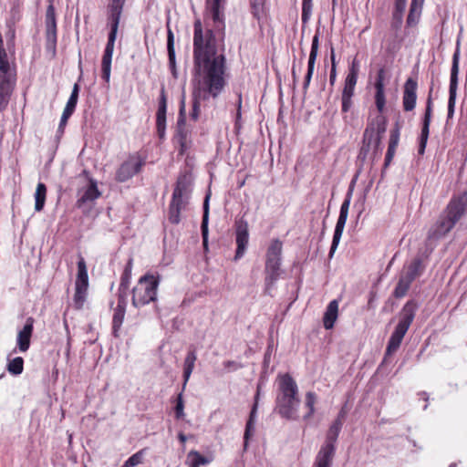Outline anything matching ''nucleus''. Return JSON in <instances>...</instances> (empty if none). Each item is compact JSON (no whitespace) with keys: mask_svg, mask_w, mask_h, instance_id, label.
I'll list each match as a JSON object with an SVG mask.
<instances>
[{"mask_svg":"<svg viewBox=\"0 0 467 467\" xmlns=\"http://www.w3.org/2000/svg\"><path fill=\"white\" fill-rule=\"evenodd\" d=\"M318 47H319V34L316 33L312 39L311 44V50L309 54L308 63H307V72L305 77L304 84H303V91L304 93H306L313 73L315 69V63L317 60V53H318Z\"/></svg>","mask_w":467,"mask_h":467,"instance_id":"nucleus-22","label":"nucleus"},{"mask_svg":"<svg viewBox=\"0 0 467 467\" xmlns=\"http://www.w3.org/2000/svg\"><path fill=\"white\" fill-rule=\"evenodd\" d=\"M126 298L124 295H118V305L114 309L112 317V333L115 337H118V332L124 320L127 304Z\"/></svg>","mask_w":467,"mask_h":467,"instance_id":"nucleus-24","label":"nucleus"},{"mask_svg":"<svg viewBox=\"0 0 467 467\" xmlns=\"http://www.w3.org/2000/svg\"><path fill=\"white\" fill-rule=\"evenodd\" d=\"M78 199L77 201V207L84 209L88 203L93 202L96 199L100 196V192L98 189L97 182L93 179H89V183L80 189L78 192Z\"/></svg>","mask_w":467,"mask_h":467,"instance_id":"nucleus-20","label":"nucleus"},{"mask_svg":"<svg viewBox=\"0 0 467 467\" xmlns=\"http://www.w3.org/2000/svg\"><path fill=\"white\" fill-rule=\"evenodd\" d=\"M193 69L195 78H203L210 87L225 81V57L220 50L212 28L203 27L200 19L193 24Z\"/></svg>","mask_w":467,"mask_h":467,"instance_id":"nucleus-1","label":"nucleus"},{"mask_svg":"<svg viewBox=\"0 0 467 467\" xmlns=\"http://www.w3.org/2000/svg\"><path fill=\"white\" fill-rule=\"evenodd\" d=\"M275 402V410L282 418L289 420H296L299 418L298 387L288 373L278 376V394Z\"/></svg>","mask_w":467,"mask_h":467,"instance_id":"nucleus-3","label":"nucleus"},{"mask_svg":"<svg viewBox=\"0 0 467 467\" xmlns=\"http://www.w3.org/2000/svg\"><path fill=\"white\" fill-rule=\"evenodd\" d=\"M223 9V6L213 5H209V12H210L211 17L215 24L214 25L215 28L218 30L223 29L224 26L223 14L222 11Z\"/></svg>","mask_w":467,"mask_h":467,"instance_id":"nucleus-40","label":"nucleus"},{"mask_svg":"<svg viewBox=\"0 0 467 467\" xmlns=\"http://www.w3.org/2000/svg\"><path fill=\"white\" fill-rule=\"evenodd\" d=\"M342 108L341 110L343 113H347L352 107V97H343L341 96Z\"/></svg>","mask_w":467,"mask_h":467,"instance_id":"nucleus-58","label":"nucleus"},{"mask_svg":"<svg viewBox=\"0 0 467 467\" xmlns=\"http://www.w3.org/2000/svg\"><path fill=\"white\" fill-rule=\"evenodd\" d=\"M460 42H457L455 51L452 56V63L451 68L450 86H449V99H448V113L447 119L453 117L457 88H458V75H459V62H460Z\"/></svg>","mask_w":467,"mask_h":467,"instance_id":"nucleus-11","label":"nucleus"},{"mask_svg":"<svg viewBox=\"0 0 467 467\" xmlns=\"http://www.w3.org/2000/svg\"><path fill=\"white\" fill-rule=\"evenodd\" d=\"M133 267V259L130 258L125 265V268L123 270V273L120 277V283L119 286V294L118 295H124L125 297H127V292L130 284L131 279V272Z\"/></svg>","mask_w":467,"mask_h":467,"instance_id":"nucleus-33","label":"nucleus"},{"mask_svg":"<svg viewBox=\"0 0 467 467\" xmlns=\"http://www.w3.org/2000/svg\"><path fill=\"white\" fill-rule=\"evenodd\" d=\"M357 81L358 79L346 77L344 88L342 90L343 97H353Z\"/></svg>","mask_w":467,"mask_h":467,"instance_id":"nucleus-47","label":"nucleus"},{"mask_svg":"<svg viewBox=\"0 0 467 467\" xmlns=\"http://www.w3.org/2000/svg\"><path fill=\"white\" fill-rule=\"evenodd\" d=\"M34 318L29 317L26 320L24 327L18 332L16 344L21 352H26L30 347V339L34 329Z\"/></svg>","mask_w":467,"mask_h":467,"instance_id":"nucleus-23","label":"nucleus"},{"mask_svg":"<svg viewBox=\"0 0 467 467\" xmlns=\"http://www.w3.org/2000/svg\"><path fill=\"white\" fill-rule=\"evenodd\" d=\"M24 369V359L21 357H16L10 359L7 364V370L12 375H20Z\"/></svg>","mask_w":467,"mask_h":467,"instance_id":"nucleus-42","label":"nucleus"},{"mask_svg":"<svg viewBox=\"0 0 467 467\" xmlns=\"http://www.w3.org/2000/svg\"><path fill=\"white\" fill-rule=\"evenodd\" d=\"M384 78H385V71L383 68H380L378 71L377 78L375 82V103L378 110L381 113L385 108V93H384Z\"/></svg>","mask_w":467,"mask_h":467,"instance_id":"nucleus-25","label":"nucleus"},{"mask_svg":"<svg viewBox=\"0 0 467 467\" xmlns=\"http://www.w3.org/2000/svg\"><path fill=\"white\" fill-rule=\"evenodd\" d=\"M418 308L419 305L413 299L407 301L403 306L399 314V322L389 339L385 358L392 355L400 348L404 336L415 318Z\"/></svg>","mask_w":467,"mask_h":467,"instance_id":"nucleus-5","label":"nucleus"},{"mask_svg":"<svg viewBox=\"0 0 467 467\" xmlns=\"http://www.w3.org/2000/svg\"><path fill=\"white\" fill-rule=\"evenodd\" d=\"M16 81L15 70L4 69V71H0V112L7 108Z\"/></svg>","mask_w":467,"mask_h":467,"instance_id":"nucleus-12","label":"nucleus"},{"mask_svg":"<svg viewBox=\"0 0 467 467\" xmlns=\"http://www.w3.org/2000/svg\"><path fill=\"white\" fill-rule=\"evenodd\" d=\"M167 50L169 57V64L172 74L175 76V50H174V36L171 29H168L167 34Z\"/></svg>","mask_w":467,"mask_h":467,"instance_id":"nucleus-39","label":"nucleus"},{"mask_svg":"<svg viewBox=\"0 0 467 467\" xmlns=\"http://www.w3.org/2000/svg\"><path fill=\"white\" fill-rule=\"evenodd\" d=\"M399 142V130H395L391 133L387 153L385 155L384 166L387 167L391 162L396 148Z\"/></svg>","mask_w":467,"mask_h":467,"instance_id":"nucleus-36","label":"nucleus"},{"mask_svg":"<svg viewBox=\"0 0 467 467\" xmlns=\"http://www.w3.org/2000/svg\"><path fill=\"white\" fill-rule=\"evenodd\" d=\"M282 248V242L278 239H275L271 242L267 249L265 262L266 276L265 279L266 293H269L271 286L279 277Z\"/></svg>","mask_w":467,"mask_h":467,"instance_id":"nucleus-9","label":"nucleus"},{"mask_svg":"<svg viewBox=\"0 0 467 467\" xmlns=\"http://www.w3.org/2000/svg\"><path fill=\"white\" fill-rule=\"evenodd\" d=\"M351 196H352V190L350 189L348 192L346 198L343 201L341 207H340L339 216L337 218V224L335 227L333 240H332V244H331L330 250H329V257L333 256V254L336 252L337 245L340 242V239H341V236H342L343 231H344V227H345V224H346V222L348 219V209H349V205H350V202H351Z\"/></svg>","mask_w":467,"mask_h":467,"instance_id":"nucleus-13","label":"nucleus"},{"mask_svg":"<svg viewBox=\"0 0 467 467\" xmlns=\"http://www.w3.org/2000/svg\"><path fill=\"white\" fill-rule=\"evenodd\" d=\"M211 460L202 455L197 451H191L187 455V463L189 467H200V465H206L210 463Z\"/></svg>","mask_w":467,"mask_h":467,"instance_id":"nucleus-37","label":"nucleus"},{"mask_svg":"<svg viewBox=\"0 0 467 467\" xmlns=\"http://www.w3.org/2000/svg\"><path fill=\"white\" fill-rule=\"evenodd\" d=\"M74 111H75V109L66 106L63 110L62 116H61V119H63V121L68 120V119L71 117V115L74 113Z\"/></svg>","mask_w":467,"mask_h":467,"instance_id":"nucleus-62","label":"nucleus"},{"mask_svg":"<svg viewBox=\"0 0 467 467\" xmlns=\"http://www.w3.org/2000/svg\"><path fill=\"white\" fill-rule=\"evenodd\" d=\"M342 426L343 424L340 423L339 421H334L331 424L327 432L326 441L324 444L321 446L317 454L334 459L336 453V443L340 433V431L342 429Z\"/></svg>","mask_w":467,"mask_h":467,"instance_id":"nucleus-16","label":"nucleus"},{"mask_svg":"<svg viewBox=\"0 0 467 467\" xmlns=\"http://www.w3.org/2000/svg\"><path fill=\"white\" fill-rule=\"evenodd\" d=\"M423 4V0H411L409 15L406 20L408 26L412 27L418 25L421 16Z\"/></svg>","mask_w":467,"mask_h":467,"instance_id":"nucleus-28","label":"nucleus"},{"mask_svg":"<svg viewBox=\"0 0 467 467\" xmlns=\"http://www.w3.org/2000/svg\"><path fill=\"white\" fill-rule=\"evenodd\" d=\"M144 165V161L140 156H130L118 169L116 180L124 182L135 174L139 173Z\"/></svg>","mask_w":467,"mask_h":467,"instance_id":"nucleus-15","label":"nucleus"},{"mask_svg":"<svg viewBox=\"0 0 467 467\" xmlns=\"http://www.w3.org/2000/svg\"><path fill=\"white\" fill-rule=\"evenodd\" d=\"M223 366L225 368L231 369V370H237L242 368V365L233 361V360H227L223 362Z\"/></svg>","mask_w":467,"mask_h":467,"instance_id":"nucleus-59","label":"nucleus"},{"mask_svg":"<svg viewBox=\"0 0 467 467\" xmlns=\"http://www.w3.org/2000/svg\"><path fill=\"white\" fill-rule=\"evenodd\" d=\"M46 25V42L47 48L51 49L55 53L57 46V18L55 13V7L50 4L46 12L45 17Z\"/></svg>","mask_w":467,"mask_h":467,"instance_id":"nucleus-17","label":"nucleus"},{"mask_svg":"<svg viewBox=\"0 0 467 467\" xmlns=\"http://www.w3.org/2000/svg\"><path fill=\"white\" fill-rule=\"evenodd\" d=\"M467 212V192L453 195L428 232L429 241H437L448 234Z\"/></svg>","mask_w":467,"mask_h":467,"instance_id":"nucleus-2","label":"nucleus"},{"mask_svg":"<svg viewBox=\"0 0 467 467\" xmlns=\"http://www.w3.org/2000/svg\"><path fill=\"white\" fill-rule=\"evenodd\" d=\"M313 4L312 0H303L302 3V22L306 23L312 15Z\"/></svg>","mask_w":467,"mask_h":467,"instance_id":"nucleus-49","label":"nucleus"},{"mask_svg":"<svg viewBox=\"0 0 467 467\" xmlns=\"http://www.w3.org/2000/svg\"><path fill=\"white\" fill-rule=\"evenodd\" d=\"M196 83L194 84L192 92V109L190 112V119L197 121L201 116V103L207 100L210 97L216 99L223 90L226 81H221L219 85L213 88L210 87L209 81L203 78H195Z\"/></svg>","mask_w":467,"mask_h":467,"instance_id":"nucleus-6","label":"nucleus"},{"mask_svg":"<svg viewBox=\"0 0 467 467\" xmlns=\"http://www.w3.org/2000/svg\"><path fill=\"white\" fill-rule=\"evenodd\" d=\"M415 280L413 276L408 275L403 271L400 275L398 284L393 291V296L396 298H402L406 296L409 291L411 283Z\"/></svg>","mask_w":467,"mask_h":467,"instance_id":"nucleus-30","label":"nucleus"},{"mask_svg":"<svg viewBox=\"0 0 467 467\" xmlns=\"http://www.w3.org/2000/svg\"><path fill=\"white\" fill-rule=\"evenodd\" d=\"M251 12L256 19H260L264 14L265 0H251Z\"/></svg>","mask_w":467,"mask_h":467,"instance_id":"nucleus-45","label":"nucleus"},{"mask_svg":"<svg viewBox=\"0 0 467 467\" xmlns=\"http://www.w3.org/2000/svg\"><path fill=\"white\" fill-rule=\"evenodd\" d=\"M75 285L88 286V275L86 262L80 256L78 262V275Z\"/></svg>","mask_w":467,"mask_h":467,"instance_id":"nucleus-35","label":"nucleus"},{"mask_svg":"<svg viewBox=\"0 0 467 467\" xmlns=\"http://www.w3.org/2000/svg\"><path fill=\"white\" fill-rule=\"evenodd\" d=\"M159 285V275L155 276L151 274L142 275L132 289V306L140 308L150 303H155Z\"/></svg>","mask_w":467,"mask_h":467,"instance_id":"nucleus-7","label":"nucleus"},{"mask_svg":"<svg viewBox=\"0 0 467 467\" xmlns=\"http://www.w3.org/2000/svg\"><path fill=\"white\" fill-rule=\"evenodd\" d=\"M156 129L160 139H164L166 130V119H156Z\"/></svg>","mask_w":467,"mask_h":467,"instance_id":"nucleus-57","label":"nucleus"},{"mask_svg":"<svg viewBox=\"0 0 467 467\" xmlns=\"http://www.w3.org/2000/svg\"><path fill=\"white\" fill-rule=\"evenodd\" d=\"M431 115H432V100L431 96L427 99L426 103V109L422 120V127L420 130V141H419V149L418 153L420 155H423L425 151V148L427 145L429 133H430V125L431 121Z\"/></svg>","mask_w":467,"mask_h":467,"instance_id":"nucleus-19","label":"nucleus"},{"mask_svg":"<svg viewBox=\"0 0 467 467\" xmlns=\"http://www.w3.org/2000/svg\"><path fill=\"white\" fill-rule=\"evenodd\" d=\"M375 133L373 132L372 128L367 127L363 133V145L367 144L369 146L372 142L375 143ZM364 150V146L362 147L361 152Z\"/></svg>","mask_w":467,"mask_h":467,"instance_id":"nucleus-55","label":"nucleus"},{"mask_svg":"<svg viewBox=\"0 0 467 467\" xmlns=\"http://www.w3.org/2000/svg\"><path fill=\"white\" fill-rule=\"evenodd\" d=\"M174 410H175L176 419H178V420L183 419L185 414H184V401H183L182 391L181 393H179V395L177 397Z\"/></svg>","mask_w":467,"mask_h":467,"instance_id":"nucleus-51","label":"nucleus"},{"mask_svg":"<svg viewBox=\"0 0 467 467\" xmlns=\"http://www.w3.org/2000/svg\"><path fill=\"white\" fill-rule=\"evenodd\" d=\"M191 178L188 174H182L178 177L169 203L167 218L174 225L179 224L183 213L188 211L191 199Z\"/></svg>","mask_w":467,"mask_h":467,"instance_id":"nucleus-4","label":"nucleus"},{"mask_svg":"<svg viewBox=\"0 0 467 467\" xmlns=\"http://www.w3.org/2000/svg\"><path fill=\"white\" fill-rule=\"evenodd\" d=\"M74 111H75V109L66 106L63 110L62 116H61V119H63V121L68 120V119L71 117V115L74 113Z\"/></svg>","mask_w":467,"mask_h":467,"instance_id":"nucleus-60","label":"nucleus"},{"mask_svg":"<svg viewBox=\"0 0 467 467\" xmlns=\"http://www.w3.org/2000/svg\"><path fill=\"white\" fill-rule=\"evenodd\" d=\"M209 200H210V194H207L205 196V199L203 202V214H202V224H201L202 245H203V248L205 251L208 250Z\"/></svg>","mask_w":467,"mask_h":467,"instance_id":"nucleus-31","label":"nucleus"},{"mask_svg":"<svg viewBox=\"0 0 467 467\" xmlns=\"http://www.w3.org/2000/svg\"><path fill=\"white\" fill-rule=\"evenodd\" d=\"M418 83L409 78L403 87L402 107L405 111H411L416 107Z\"/></svg>","mask_w":467,"mask_h":467,"instance_id":"nucleus-21","label":"nucleus"},{"mask_svg":"<svg viewBox=\"0 0 467 467\" xmlns=\"http://www.w3.org/2000/svg\"><path fill=\"white\" fill-rule=\"evenodd\" d=\"M317 402V395L308 391L306 393L305 406L308 409L307 413L304 416V420H309L315 413V404Z\"/></svg>","mask_w":467,"mask_h":467,"instance_id":"nucleus-44","label":"nucleus"},{"mask_svg":"<svg viewBox=\"0 0 467 467\" xmlns=\"http://www.w3.org/2000/svg\"><path fill=\"white\" fill-rule=\"evenodd\" d=\"M368 128L373 129V132L375 133V145L379 146L383 134L387 130V119L384 116L379 115L377 116L373 121L368 125Z\"/></svg>","mask_w":467,"mask_h":467,"instance_id":"nucleus-32","label":"nucleus"},{"mask_svg":"<svg viewBox=\"0 0 467 467\" xmlns=\"http://www.w3.org/2000/svg\"><path fill=\"white\" fill-rule=\"evenodd\" d=\"M259 395H260V385L258 384L256 395H255V398H254V406H253V408L251 410V412H250V415H249V419H248V420L246 422V426H245V431H244V449L248 445L249 438L254 432V423H255V416H256V410H257V406H258Z\"/></svg>","mask_w":467,"mask_h":467,"instance_id":"nucleus-27","label":"nucleus"},{"mask_svg":"<svg viewBox=\"0 0 467 467\" xmlns=\"http://www.w3.org/2000/svg\"><path fill=\"white\" fill-rule=\"evenodd\" d=\"M234 229L236 243L234 260L238 261L244 255L249 244L248 222L244 217L236 220L234 223Z\"/></svg>","mask_w":467,"mask_h":467,"instance_id":"nucleus-14","label":"nucleus"},{"mask_svg":"<svg viewBox=\"0 0 467 467\" xmlns=\"http://www.w3.org/2000/svg\"><path fill=\"white\" fill-rule=\"evenodd\" d=\"M67 123V120H64L63 121V119H60V122H59V125H58V128H57V133L58 134H63L64 133V130H65V127Z\"/></svg>","mask_w":467,"mask_h":467,"instance_id":"nucleus-64","label":"nucleus"},{"mask_svg":"<svg viewBox=\"0 0 467 467\" xmlns=\"http://www.w3.org/2000/svg\"><path fill=\"white\" fill-rule=\"evenodd\" d=\"M358 71H359V64L356 59H354L351 63V66L349 67L347 77L358 79Z\"/></svg>","mask_w":467,"mask_h":467,"instance_id":"nucleus-56","label":"nucleus"},{"mask_svg":"<svg viewBox=\"0 0 467 467\" xmlns=\"http://www.w3.org/2000/svg\"><path fill=\"white\" fill-rule=\"evenodd\" d=\"M174 140L179 145V154L183 155L192 147V130L186 124V108L185 96L183 95L180 102L179 115L176 124V132Z\"/></svg>","mask_w":467,"mask_h":467,"instance_id":"nucleus-10","label":"nucleus"},{"mask_svg":"<svg viewBox=\"0 0 467 467\" xmlns=\"http://www.w3.org/2000/svg\"><path fill=\"white\" fill-rule=\"evenodd\" d=\"M167 113V97L164 87L161 89V96L159 100L158 110L156 113V119H166Z\"/></svg>","mask_w":467,"mask_h":467,"instance_id":"nucleus-43","label":"nucleus"},{"mask_svg":"<svg viewBox=\"0 0 467 467\" xmlns=\"http://www.w3.org/2000/svg\"><path fill=\"white\" fill-rule=\"evenodd\" d=\"M346 410L344 408L341 409V410L339 411L337 419L334 420V421H339L340 423L343 424L344 420H345V418H346Z\"/></svg>","mask_w":467,"mask_h":467,"instance_id":"nucleus-63","label":"nucleus"},{"mask_svg":"<svg viewBox=\"0 0 467 467\" xmlns=\"http://www.w3.org/2000/svg\"><path fill=\"white\" fill-rule=\"evenodd\" d=\"M74 111H75V109L66 106L63 110L62 116H61V119H63V121L68 120V119L71 117V115L74 113Z\"/></svg>","mask_w":467,"mask_h":467,"instance_id":"nucleus-61","label":"nucleus"},{"mask_svg":"<svg viewBox=\"0 0 467 467\" xmlns=\"http://www.w3.org/2000/svg\"><path fill=\"white\" fill-rule=\"evenodd\" d=\"M46 25V42L47 48L51 49L55 53L57 46V18L55 13V7L50 4L46 12L45 17Z\"/></svg>","mask_w":467,"mask_h":467,"instance_id":"nucleus-18","label":"nucleus"},{"mask_svg":"<svg viewBox=\"0 0 467 467\" xmlns=\"http://www.w3.org/2000/svg\"><path fill=\"white\" fill-rule=\"evenodd\" d=\"M88 286L75 285L74 304L77 309L82 308L87 297Z\"/></svg>","mask_w":467,"mask_h":467,"instance_id":"nucleus-41","label":"nucleus"},{"mask_svg":"<svg viewBox=\"0 0 467 467\" xmlns=\"http://www.w3.org/2000/svg\"><path fill=\"white\" fill-rule=\"evenodd\" d=\"M423 270L422 260L418 257L413 259L408 266L404 267L403 272L416 279L421 275Z\"/></svg>","mask_w":467,"mask_h":467,"instance_id":"nucleus-38","label":"nucleus"},{"mask_svg":"<svg viewBox=\"0 0 467 467\" xmlns=\"http://www.w3.org/2000/svg\"><path fill=\"white\" fill-rule=\"evenodd\" d=\"M197 359L196 349L194 347H190L183 363V383L182 391L185 389L187 382L194 369L195 361Z\"/></svg>","mask_w":467,"mask_h":467,"instance_id":"nucleus-26","label":"nucleus"},{"mask_svg":"<svg viewBox=\"0 0 467 467\" xmlns=\"http://www.w3.org/2000/svg\"><path fill=\"white\" fill-rule=\"evenodd\" d=\"M144 455V450H140L131 455L121 467H135L142 462Z\"/></svg>","mask_w":467,"mask_h":467,"instance_id":"nucleus-46","label":"nucleus"},{"mask_svg":"<svg viewBox=\"0 0 467 467\" xmlns=\"http://www.w3.org/2000/svg\"><path fill=\"white\" fill-rule=\"evenodd\" d=\"M120 17L121 15L119 14L107 13V26L109 28V32L101 60V78L106 82H109L110 78L111 60Z\"/></svg>","mask_w":467,"mask_h":467,"instance_id":"nucleus-8","label":"nucleus"},{"mask_svg":"<svg viewBox=\"0 0 467 467\" xmlns=\"http://www.w3.org/2000/svg\"><path fill=\"white\" fill-rule=\"evenodd\" d=\"M47 187L43 182H38L35 192V210L41 212L45 206Z\"/></svg>","mask_w":467,"mask_h":467,"instance_id":"nucleus-34","label":"nucleus"},{"mask_svg":"<svg viewBox=\"0 0 467 467\" xmlns=\"http://www.w3.org/2000/svg\"><path fill=\"white\" fill-rule=\"evenodd\" d=\"M337 78V64H336V56L334 47H331V69L329 75V83L330 85H334Z\"/></svg>","mask_w":467,"mask_h":467,"instance_id":"nucleus-54","label":"nucleus"},{"mask_svg":"<svg viewBox=\"0 0 467 467\" xmlns=\"http://www.w3.org/2000/svg\"><path fill=\"white\" fill-rule=\"evenodd\" d=\"M407 1L395 0L394 11L392 14V18L398 19L400 21V17H403V13L406 9Z\"/></svg>","mask_w":467,"mask_h":467,"instance_id":"nucleus-50","label":"nucleus"},{"mask_svg":"<svg viewBox=\"0 0 467 467\" xmlns=\"http://www.w3.org/2000/svg\"><path fill=\"white\" fill-rule=\"evenodd\" d=\"M79 93V86L76 83L73 87L70 97L66 104V106L76 109Z\"/></svg>","mask_w":467,"mask_h":467,"instance_id":"nucleus-53","label":"nucleus"},{"mask_svg":"<svg viewBox=\"0 0 467 467\" xmlns=\"http://www.w3.org/2000/svg\"><path fill=\"white\" fill-rule=\"evenodd\" d=\"M333 459L317 454L313 467H332Z\"/></svg>","mask_w":467,"mask_h":467,"instance_id":"nucleus-52","label":"nucleus"},{"mask_svg":"<svg viewBox=\"0 0 467 467\" xmlns=\"http://www.w3.org/2000/svg\"><path fill=\"white\" fill-rule=\"evenodd\" d=\"M125 2L126 0H109L107 13L121 15Z\"/></svg>","mask_w":467,"mask_h":467,"instance_id":"nucleus-48","label":"nucleus"},{"mask_svg":"<svg viewBox=\"0 0 467 467\" xmlns=\"http://www.w3.org/2000/svg\"><path fill=\"white\" fill-rule=\"evenodd\" d=\"M338 315V302L337 300H332L327 305L324 317H323V324L326 329H331L334 327V324L337 318Z\"/></svg>","mask_w":467,"mask_h":467,"instance_id":"nucleus-29","label":"nucleus"}]
</instances>
